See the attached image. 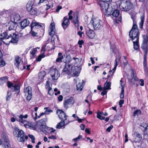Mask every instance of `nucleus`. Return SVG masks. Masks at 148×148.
<instances>
[{"label": "nucleus", "instance_id": "58836bf2", "mask_svg": "<svg viewBox=\"0 0 148 148\" xmlns=\"http://www.w3.org/2000/svg\"><path fill=\"white\" fill-rule=\"evenodd\" d=\"M51 130H52L50 132L51 133L53 132L55 130H54V129L52 128H50L46 126L44 131L47 132H49V131Z\"/></svg>", "mask_w": 148, "mask_h": 148}, {"label": "nucleus", "instance_id": "aec40b11", "mask_svg": "<svg viewBox=\"0 0 148 148\" xmlns=\"http://www.w3.org/2000/svg\"><path fill=\"white\" fill-rule=\"evenodd\" d=\"M73 98L71 97L70 99L65 101L64 102V107L66 109H67L69 107V105L72 103Z\"/></svg>", "mask_w": 148, "mask_h": 148}, {"label": "nucleus", "instance_id": "20e7f679", "mask_svg": "<svg viewBox=\"0 0 148 148\" xmlns=\"http://www.w3.org/2000/svg\"><path fill=\"white\" fill-rule=\"evenodd\" d=\"M129 36L133 40L135 38L136 40L139 39V33L137 25L136 23H133V26L129 33Z\"/></svg>", "mask_w": 148, "mask_h": 148}, {"label": "nucleus", "instance_id": "ea45409f", "mask_svg": "<svg viewBox=\"0 0 148 148\" xmlns=\"http://www.w3.org/2000/svg\"><path fill=\"white\" fill-rule=\"evenodd\" d=\"M23 119V118H19V121L21 124H23L24 125H27V121Z\"/></svg>", "mask_w": 148, "mask_h": 148}, {"label": "nucleus", "instance_id": "a18cd8bd", "mask_svg": "<svg viewBox=\"0 0 148 148\" xmlns=\"http://www.w3.org/2000/svg\"><path fill=\"white\" fill-rule=\"evenodd\" d=\"M11 94V93L9 91H8L7 95L6 96V101H8L10 100Z\"/></svg>", "mask_w": 148, "mask_h": 148}, {"label": "nucleus", "instance_id": "4d7b16f0", "mask_svg": "<svg viewBox=\"0 0 148 148\" xmlns=\"http://www.w3.org/2000/svg\"><path fill=\"white\" fill-rule=\"evenodd\" d=\"M27 116H28V115L27 114H26L25 116H24L22 114H21L19 116V118L26 119L27 117Z\"/></svg>", "mask_w": 148, "mask_h": 148}, {"label": "nucleus", "instance_id": "473e14b6", "mask_svg": "<svg viewBox=\"0 0 148 148\" xmlns=\"http://www.w3.org/2000/svg\"><path fill=\"white\" fill-rule=\"evenodd\" d=\"M13 18L14 19V22L16 23H17V21H19L20 19V16L18 14H16L14 15Z\"/></svg>", "mask_w": 148, "mask_h": 148}, {"label": "nucleus", "instance_id": "69168bd1", "mask_svg": "<svg viewBox=\"0 0 148 148\" xmlns=\"http://www.w3.org/2000/svg\"><path fill=\"white\" fill-rule=\"evenodd\" d=\"M4 141L5 143V144H8V143H9V140L7 138H5L4 139Z\"/></svg>", "mask_w": 148, "mask_h": 148}, {"label": "nucleus", "instance_id": "052dcab7", "mask_svg": "<svg viewBox=\"0 0 148 148\" xmlns=\"http://www.w3.org/2000/svg\"><path fill=\"white\" fill-rule=\"evenodd\" d=\"M5 148H11V145L10 143H8L4 145Z\"/></svg>", "mask_w": 148, "mask_h": 148}, {"label": "nucleus", "instance_id": "a211bd4d", "mask_svg": "<svg viewBox=\"0 0 148 148\" xmlns=\"http://www.w3.org/2000/svg\"><path fill=\"white\" fill-rule=\"evenodd\" d=\"M86 34L89 38H93L95 36L94 32L89 28L86 30Z\"/></svg>", "mask_w": 148, "mask_h": 148}, {"label": "nucleus", "instance_id": "5fc2aeb1", "mask_svg": "<svg viewBox=\"0 0 148 148\" xmlns=\"http://www.w3.org/2000/svg\"><path fill=\"white\" fill-rule=\"evenodd\" d=\"M33 113H34L35 114V116L34 117V119L35 120H36L37 118V113L36 112L35 113V112H34V111H32V117H34V115H33Z\"/></svg>", "mask_w": 148, "mask_h": 148}, {"label": "nucleus", "instance_id": "dca6fc26", "mask_svg": "<svg viewBox=\"0 0 148 148\" xmlns=\"http://www.w3.org/2000/svg\"><path fill=\"white\" fill-rule=\"evenodd\" d=\"M20 23L21 28L23 29L29 25L30 24V22L28 19H26L22 20L20 22Z\"/></svg>", "mask_w": 148, "mask_h": 148}, {"label": "nucleus", "instance_id": "412c9836", "mask_svg": "<svg viewBox=\"0 0 148 148\" xmlns=\"http://www.w3.org/2000/svg\"><path fill=\"white\" fill-rule=\"evenodd\" d=\"M101 9L102 11H105L106 10V9L109 6V3L106 2H101L100 3Z\"/></svg>", "mask_w": 148, "mask_h": 148}, {"label": "nucleus", "instance_id": "423d86ee", "mask_svg": "<svg viewBox=\"0 0 148 148\" xmlns=\"http://www.w3.org/2000/svg\"><path fill=\"white\" fill-rule=\"evenodd\" d=\"M90 23L95 30L99 29L102 26V21L98 17H92Z\"/></svg>", "mask_w": 148, "mask_h": 148}, {"label": "nucleus", "instance_id": "a19ab883", "mask_svg": "<svg viewBox=\"0 0 148 148\" xmlns=\"http://www.w3.org/2000/svg\"><path fill=\"white\" fill-rule=\"evenodd\" d=\"M26 9L28 12L31 11L32 9V5L30 4H27L26 6Z\"/></svg>", "mask_w": 148, "mask_h": 148}, {"label": "nucleus", "instance_id": "2f4dec72", "mask_svg": "<svg viewBox=\"0 0 148 148\" xmlns=\"http://www.w3.org/2000/svg\"><path fill=\"white\" fill-rule=\"evenodd\" d=\"M109 6L110 7L113 11L115 10H117L116 8H117V5L115 3H111L109 4Z\"/></svg>", "mask_w": 148, "mask_h": 148}, {"label": "nucleus", "instance_id": "bf43d9fd", "mask_svg": "<svg viewBox=\"0 0 148 148\" xmlns=\"http://www.w3.org/2000/svg\"><path fill=\"white\" fill-rule=\"evenodd\" d=\"M124 102V100L123 99L120 100L119 102V105L120 107H122V104H123Z\"/></svg>", "mask_w": 148, "mask_h": 148}, {"label": "nucleus", "instance_id": "4c0bfd02", "mask_svg": "<svg viewBox=\"0 0 148 148\" xmlns=\"http://www.w3.org/2000/svg\"><path fill=\"white\" fill-rule=\"evenodd\" d=\"M141 113V111L140 110H137L134 111L133 116L134 117H135L136 116L140 114Z\"/></svg>", "mask_w": 148, "mask_h": 148}, {"label": "nucleus", "instance_id": "b1692460", "mask_svg": "<svg viewBox=\"0 0 148 148\" xmlns=\"http://www.w3.org/2000/svg\"><path fill=\"white\" fill-rule=\"evenodd\" d=\"M121 57L119 55L116 58V60L115 61V63L114 64V67L113 69V70H115L116 69L117 66L118 65L119 61L121 59Z\"/></svg>", "mask_w": 148, "mask_h": 148}, {"label": "nucleus", "instance_id": "4468645a", "mask_svg": "<svg viewBox=\"0 0 148 148\" xmlns=\"http://www.w3.org/2000/svg\"><path fill=\"white\" fill-rule=\"evenodd\" d=\"M70 22L67 17H64L63 18V21L62 23V25L63 29L65 30L69 26Z\"/></svg>", "mask_w": 148, "mask_h": 148}, {"label": "nucleus", "instance_id": "7ed1b4c3", "mask_svg": "<svg viewBox=\"0 0 148 148\" xmlns=\"http://www.w3.org/2000/svg\"><path fill=\"white\" fill-rule=\"evenodd\" d=\"M120 10L124 11H128L130 10L132 4L129 0H121L119 4Z\"/></svg>", "mask_w": 148, "mask_h": 148}, {"label": "nucleus", "instance_id": "f8f14e48", "mask_svg": "<svg viewBox=\"0 0 148 148\" xmlns=\"http://www.w3.org/2000/svg\"><path fill=\"white\" fill-rule=\"evenodd\" d=\"M47 120L43 119L40 120L38 123L37 125V127L43 132L44 131L46 125H45V123Z\"/></svg>", "mask_w": 148, "mask_h": 148}, {"label": "nucleus", "instance_id": "39448f33", "mask_svg": "<svg viewBox=\"0 0 148 148\" xmlns=\"http://www.w3.org/2000/svg\"><path fill=\"white\" fill-rule=\"evenodd\" d=\"M14 135H17V137L20 138L19 141L24 142L25 139H27L28 137L25 136L24 132L22 130H19L18 128L15 127L14 128Z\"/></svg>", "mask_w": 148, "mask_h": 148}, {"label": "nucleus", "instance_id": "a878e982", "mask_svg": "<svg viewBox=\"0 0 148 148\" xmlns=\"http://www.w3.org/2000/svg\"><path fill=\"white\" fill-rule=\"evenodd\" d=\"M14 61L15 65L18 69H19V66L21 62V59L17 56L15 57Z\"/></svg>", "mask_w": 148, "mask_h": 148}, {"label": "nucleus", "instance_id": "c756f323", "mask_svg": "<svg viewBox=\"0 0 148 148\" xmlns=\"http://www.w3.org/2000/svg\"><path fill=\"white\" fill-rule=\"evenodd\" d=\"M65 125V122L64 121H62L60 123H58L56 126V128L57 129H60L63 126Z\"/></svg>", "mask_w": 148, "mask_h": 148}, {"label": "nucleus", "instance_id": "f03ea898", "mask_svg": "<svg viewBox=\"0 0 148 148\" xmlns=\"http://www.w3.org/2000/svg\"><path fill=\"white\" fill-rule=\"evenodd\" d=\"M71 60V57L70 55H67L66 56L65 61L64 62L66 63L62 71V75H71L72 73L74 76H78V73L77 72H74L72 70L73 67L71 64H67L70 62Z\"/></svg>", "mask_w": 148, "mask_h": 148}, {"label": "nucleus", "instance_id": "2eb2a0df", "mask_svg": "<svg viewBox=\"0 0 148 148\" xmlns=\"http://www.w3.org/2000/svg\"><path fill=\"white\" fill-rule=\"evenodd\" d=\"M111 76L110 75H108V79L104 84V85L103 87L104 90H110L111 89L110 87L111 85V82H108V80L110 81L111 80Z\"/></svg>", "mask_w": 148, "mask_h": 148}, {"label": "nucleus", "instance_id": "8fccbe9b", "mask_svg": "<svg viewBox=\"0 0 148 148\" xmlns=\"http://www.w3.org/2000/svg\"><path fill=\"white\" fill-rule=\"evenodd\" d=\"M147 55H146V56H145V53H144V61H143V63L144 65L145 66H147V60H146V57Z\"/></svg>", "mask_w": 148, "mask_h": 148}, {"label": "nucleus", "instance_id": "f257e3e1", "mask_svg": "<svg viewBox=\"0 0 148 148\" xmlns=\"http://www.w3.org/2000/svg\"><path fill=\"white\" fill-rule=\"evenodd\" d=\"M31 33L34 37H40L44 34V30L41 25L37 22H32L31 25Z\"/></svg>", "mask_w": 148, "mask_h": 148}, {"label": "nucleus", "instance_id": "0eeeda50", "mask_svg": "<svg viewBox=\"0 0 148 148\" xmlns=\"http://www.w3.org/2000/svg\"><path fill=\"white\" fill-rule=\"evenodd\" d=\"M143 40L141 48L144 51L145 56L147 54L148 51V36L144 35L143 36Z\"/></svg>", "mask_w": 148, "mask_h": 148}, {"label": "nucleus", "instance_id": "603ef678", "mask_svg": "<svg viewBox=\"0 0 148 148\" xmlns=\"http://www.w3.org/2000/svg\"><path fill=\"white\" fill-rule=\"evenodd\" d=\"M48 93L50 95H53V92L52 90V89H51V88H50V87L48 89Z\"/></svg>", "mask_w": 148, "mask_h": 148}, {"label": "nucleus", "instance_id": "e433bc0d", "mask_svg": "<svg viewBox=\"0 0 148 148\" xmlns=\"http://www.w3.org/2000/svg\"><path fill=\"white\" fill-rule=\"evenodd\" d=\"M82 85L83 83H78L76 85L77 90L79 91H81L82 90L83 87Z\"/></svg>", "mask_w": 148, "mask_h": 148}, {"label": "nucleus", "instance_id": "cd10ccee", "mask_svg": "<svg viewBox=\"0 0 148 148\" xmlns=\"http://www.w3.org/2000/svg\"><path fill=\"white\" fill-rule=\"evenodd\" d=\"M141 21L139 23V27L141 29H143V26L145 21L144 16H142L140 17Z\"/></svg>", "mask_w": 148, "mask_h": 148}, {"label": "nucleus", "instance_id": "7c9ffc66", "mask_svg": "<svg viewBox=\"0 0 148 148\" xmlns=\"http://www.w3.org/2000/svg\"><path fill=\"white\" fill-rule=\"evenodd\" d=\"M119 14V11L117 10H115L113 11L111 15V17H118Z\"/></svg>", "mask_w": 148, "mask_h": 148}, {"label": "nucleus", "instance_id": "37998d69", "mask_svg": "<svg viewBox=\"0 0 148 148\" xmlns=\"http://www.w3.org/2000/svg\"><path fill=\"white\" fill-rule=\"evenodd\" d=\"M45 57V55L44 54L40 55L36 59V60L37 61L40 62L41 61V59L42 58H44Z\"/></svg>", "mask_w": 148, "mask_h": 148}, {"label": "nucleus", "instance_id": "393cba45", "mask_svg": "<svg viewBox=\"0 0 148 148\" xmlns=\"http://www.w3.org/2000/svg\"><path fill=\"white\" fill-rule=\"evenodd\" d=\"M113 11L109 6L107 7L106 10L105 11V14L106 15L111 16L112 12Z\"/></svg>", "mask_w": 148, "mask_h": 148}, {"label": "nucleus", "instance_id": "49530a36", "mask_svg": "<svg viewBox=\"0 0 148 148\" xmlns=\"http://www.w3.org/2000/svg\"><path fill=\"white\" fill-rule=\"evenodd\" d=\"M29 136L32 139V142L33 143H35V138L34 136L32 135L29 134Z\"/></svg>", "mask_w": 148, "mask_h": 148}, {"label": "nucleus", "instance_id": "c9c22d12", "mask_svg": "<svg viewBox=\"0 0 148 148\" xmlns=\"http://www.w3.org/2000/svg\"><path fill=\"white\" fill-rule=\"evenodd\" d=\"M136 138H137L138 141V143L140 142L142 139V136L141 134L138 132L136 133Z\"/></svg>", "mask_w": 148, "mask_h": 148}, {"label": "nucleus", "instance_id": "09e8293b", "mask_svg": "<svg viewBox=\"0 0 148 148\" xmlns=\"http://www.w3.org/2000/svg\"><path fill=\"white\" fill-rule=\"evenodd\" d=\"M124 89L121 90V93L120 96L121 99H123L124 97Z\"/></svg>", "mask_w": 148, "mask_h": 148}, {"label": "nucleus", "instance_id": "5701e85b", "mask_svg": "<svg viewBox=\"0 0 148 148\" xmlns=\"http://www.w3.org/2000/svg\"><path fill=\"white\" fill-rule=\"evenodd\" d=\"M16 25V23L13 21H10L8 23V26L9 27V29L10 30L14 29Z\"/></svg>", "mask_w": 148, "mask_h": 148}, {"label": "nucleus", "instance_id": "f704fd0d", "mask_svg": "<svg viewBox=\"0 0 148 148\" xmlns=\"http://www.w3.org/2000/svg\"><path fill=\"white\" fill-rule=\"evenodd\" d=\"M37 51L36 49L35 48L33 49L32 51L30 52V53L32 56H31V58H35V54Z\"/></svg>", "mask_w": 148, "mask_h": 148}, {"label": "nucleus", "instance_id": "ddd939ff", "mask_svg": "<svg viewBox=\"0 0 148 148\" xmlns=\"http://www.w3.org/2000/svg\"><path fill=\"white\" fill-rule=\"evenodd\" d=\"M56 113L58 114V116L60 119L62 121L66 120V115L65 113L61 110H58L56 111Z\"/></svg>", "mask_w": 148, "mask_h": 148}, {"label": "nucleus", "instance_id": "f3484780", "mask_svg": "<svg viewBox=\"0 0 148 148\" xmlns=\"http://www.w3.org/2000/svg\"><path fill=\"white\" fill-rule=\"evenodd\" d=\"M55 30L54 23V22L51 23L50 26L49 35L51 36H53L55 33Z\"/></svg>", "mask_w": 148, "mask_h": 148}, {"label": "nucleus", "instance_id": "c03bdc74", "mask_svg": "<svg viewBox=\"0 0 148 148\" xmlns=\"http://www.w3.org/2000/svg\"><path fill=\"white\" fill-rule=\"evenodd\" d=\"M123 79V78H121V80H120V85L121 87V90L124 89L125 87V84L124 82L122 80Z\"/></svg>", "mask_w": 148, "mask_h": 148}, {"label": "nucleus", "instance_id": "3c124183", "mask_svg": "<svg viewBox=\"0 0 148 148\" xmlns=\"http://www.w3.org/2000/svg\"><path fill=\"white\" fill-rule=\"evenodd\" d=\"M5 65V62L3 60L0 61V66L1 67H3Z\"/></svg>", "mask_w": 148, "mask_h": 148}, {"label": "nucleus", "instance_id": "864d4df0", "mask_svg": "<svg viewBox=\"0 0 148 148\" xmlns=\"http://www.w3.org/2000/svg\"><path fill=\"white\" fill-rule=\"evenodd\" d=\"M113 126L112 125H111L109 127L106 129V131L108 132H110L111 130L113 128Z\"/></svg>", "mask_w": 148, "mask_h": 148}, {"label": "nucleus", "instance_id": "4be33fe9", "mask_svg": "<svg viewBox=\"0 0 148 148\" xmlns=\"http://www.w3.org/2000/svg\"><path fill=\"white\" fill-rule=\"evenodd\" d=\"M10 34L9 31H7L1 34V35L2 37L0 38V40H2L3 39L6 38V39H9V35Z\"/></svg>", "mask_w": 148, "mask_h": 148}, {"label": "nucleus", "instance_id": "0e129e2a", "mask_svg": "<svg viewBox=\"0 0 148 148\" xmlns=\"http://www.w3.org/2000/svg\"><path fill=\"white\" fill-rule=\"evenodd\" d=\"M107 92V91L106 90H104L101 92V94L103 96L106 94Z\"/></svg>", "mask_w": 148, "mask_h": 148}, {"label": "nucleus", "instance_id": "6e6d98bb", "mask_svg": "<svg viewBox=\"0 0 148 148\" xmlns=\"http://www.w3.org/2000/svg\"><path fill=\"white\" fill-rule=\"evenodd\" d=\"M44 109L45 110L44 113L42 112L41 113H40V115L41 116H43L45 114H48V113H47V107L45 108H44Z\"/></svg>", "mask_w": 148, "mask_h": 148}, {"label": "nucleus", "instance_id": "680f3d73", "mask_svg": "<svg viewBox=\"0 0 148 148\" xmlns=\"http://www.w3.org/2000/svg\"><path fill=\"white\" fill-rule=\"evenodd\" d=\"M48 138L49 139L53 140H55L56 139V137L54 135L49 136Z\"/></svg>", "mask_w": 148, "mask_h": 148}, {"label": "nucleus", "instance_id": "9d476101", "mask_svg": "<svg viewBox=\"0 0 148 148\" xmlns=\"http://www.w3.org/2000/svg\"><path fill=\"white\" fill-rule=\"evenodd\" d=\"M32 90L31 87L30 86H28L24 89L25 95L27 96L26 99L28 101H30L32 98Z\"/></svg>", "mask_w": 148, "mask_h": 148}, {"label": "nucleus", "instance_id": "1a4fd4ad", "mask_svg": "<svg viewBox=\"0 0 148 148\" xmlns=\"http://www.w3.org/2000/svg\"><path fill=\"white\" fill-rule=\"evenodd\" d=\"M50 73L51 75L53 80H56L58 79L60 76V74L58 70L56 68L51 69L50 71Z\"/></svg>", "mask_w": 148, "mask_h": 148}, {"label": "nucleus", "instance_id": "c85d7f7f", "mask_svg": "<svg viewBox=\"0 0 148 148\" xmlns=\"http://www.w3.org/2000/svg\"><path fill=\"white\" fill-rule=\"evenodd\" d=\"M46 73L45 71H40L39 73V78L40 79H43L44 77L45 76Z\"/></svg>", "mask_w": 148, "mask_h": 148}, {"label": "nucleus", "instance_id": "de8ad7c7", "mask_svg": "<svg viewBox=\"0 0 148 148\" xmlns=\"http://www.w3.org/2000/svg\"><path fill=\"white\" fill-rule=\"evenodd\" d=\"M144 135H147L148 136V126L143 131Z\"/></svg>", "mask_w": 148, "mask_h": 148}, {"label": "nucleus", "instance_id": "6ab92c4d", "mask_svg": "<svg viewBox=\"0 0 148 148\" xmlns=\"http://www.w3.org/2000/svg\"><path fill=\"white\" fill-rule=\"evenodd\" d=\"M73 23L74 24L75 26L78 27L79 26V21L78 19V14L77 13L74 14L73 20L72 21Z\"/></svg>", "mask_w": 148, "mask_h": 148}, {"label": "nucleus", "instance_id": "72a5a7b5", "mask_svg": "<svg viewBox=\"0 0 148 148\" xmlns=\"http://www.w3.org/2000/svg\"><path fill=\"white\" fill-rule=\"evenodd\" d=\"M139 42V40L137 41V40H136L135 41H134L133 42L134 48L135 50H138L139 48L138 45V43Z\"/></svg>", "mask_w": 148, "mask_h": 148}, {"label": "nucleus", "instance_id": "9b49d317", "mask_svg": "<svg viewBox=\"0 0 148 148\" xmlns=\"http://www.w3.org/2000/svg\"><path fill=\"white\" fill-rule=\"evenodd\" d=\"M9 36V39H10L9 42L10 43H15L18 42L19 36L17 34L13 33L10 34Z\"/></svg>", "mask_w": 148, "mask_h": 148}, {"label": "nucleus", "instance_id": "bb28decb", "mask_svg": "<svg viewBox=\"0 0 148 148\" xmlns=\"http://www.w3.org/2000/svg\"><path fill=\"white\" fill-rule=\"evenodd\" d=\"M64 57L61 53H59L58 54V56L57 58L56 61L57 62H62V60L63 59Z\"/></svg>", "mask_w": 148, "mask_h": 148}, {"label": "nucleus", "instance_id": "79ce46f5", "mask_svg": "<svg viewBox=\"0 0 148 148\" xmlns=\"http://www.w3.org/2000/svg\"><path fill=\"white\" fill-rule=\"evenodd\" d=\"M131 77L132 78H133V80L135 81V82L137 81L138 80V78L135 76L134 75V73L133 71H132L131 73Z\"/></svg>", "mask_w": 148, "mask_h": 148}, {"label": "nucleus", "instance_id": "774afa93", "mask_svg": "<svg viewBox=\"0 0 148 148\" xmlns=\"http://www.w3.org/2000/svg\"><path fill=\"white\" fill-rule=\"evenodd\" d=\"M58 100L59 101H61L63 99V97L61 95H60L58 97Z\"/></svg>", "mask_w": 148, "mask_h": 148}, {"label": "nucleus", "instance_id": "e2e57ef3", "mask_svg": "<svg viewBox=\"0 0 148 148\" xmlns=\"http://www.w3.org/2000/svg\"><path fill=\"white\" fill-rule=\"evenodd\" d=\"M110 50L111 51H112L113 53H114V47L110 45Z\"/></svg>", "mask_w": 148, "mask_h": 148}, {"label": "nucleus", "instance_id": "13d9d810", "mask_svg": "<svg viewBox=\"0 0 148 148\" xmlns=\"http://www.w3.org/2000/svg\"><path fill=\"white\" fill-rule=\"evenodd\" d=\"M140 126L144 128L145 129L147 127L148 125H147L145 123H143Z\"/></svg>", "mask_w": 148, "mask_h": 148}, {"label": "nucleus", "instance_id": "338daca9", "mask_svg": "<svg viewBox=\"0 0 148 148\" xmlns=\"http://www.w3.org/2000/svg\"><path fill=\"white\" fill-rule=\"evenodd\" d=\"M136 16L135 15H131V18L132 19L133 21V23L134 22V23H136L134 21V20L136 18Z\"/></svg>", "mask_w": 148, "mask_h": 148}, {"label": "nucleus", "instance_id": "6e6552de", "mask_svg": "<svg viewBox=\"0 0 148 148\" xmlns=\"http://www.w3.org/2000/svg\"><path fill=\"white\" fill-rule=\"evenodd\" d=\"M7 86L9 88H10L12 92L15 91L16 93L19 92L20 86L17 84H14L13 83L8 81L7 82Z\"/></svg>", "mask_w": 148, "mask_h": 148}]
</instances>
